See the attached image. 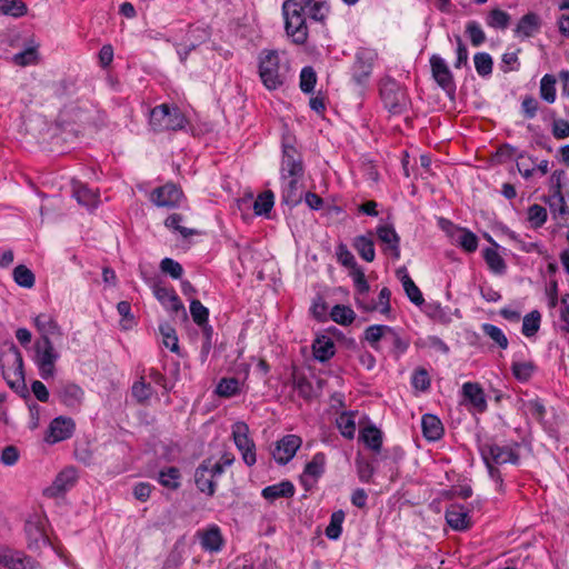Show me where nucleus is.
<instances>
[{"mask_svg": "<svg viewBox=\"0 0 569 569\" xmlns=\"http://www.w3.org/2000/svg\"><path fill=\"white\" fill-rule=\"evenodd\" d=\"M233 461L234 457L230 453H224L219 461H213L211 458L204 459L194 472L197 488L208 496H213L217 480L224 472V468L231 466Z\"/></svg>", "mask_w": 569, "mask_h": 569, "instance_id": "f257e3e1", "label": "nucleus"}, {"mask_svg": "<svg viewBox=\"0 0 569 569\" xmlns=\"http://www.w3.org/2000/svg\"><path fill=\"white\" fill-rule=\"evenodd\" d=\"M305 9L297 0H286L282 3L286 33L297 44H303L308 39Z\"/></svg>", "mask_w": 569, "mask_h": 569, "instance_id": "f03ea898", "label": "nucleus"}, {"mask_svg": "<svg viewBox=\"0 0 569 569\" xmlns=\"http://www.w3.org/2000/svg\"><path fill=\"white\" fill-rule=\"evenodd\" d=\"M149 123L154 131H177L186 127L187 118L178 107L162 103L150 111Z\"/></svg>", "mask_w": 569, "mask_h": 569, "instance_id": "7ed1b4c3", "label": "nucleus"}, {"mask_svg": "<svg viewBox=\"0 0 569 569\" xmlns=\"http://www.w3.org/2000/svg\"><path fill=\"white\" fill-rule=\"evenodd\" d=\"M0 367L3 379L11 389L24 388L23 358L14 345L1 353Z\"/></svg>", "mask_w": 569, "mask_h": 569, "instance_id": "20e7f679", "label": "nucleus"}, {"mask_svg": "<svg viewBox=\"0 0 569 569\" xmlns=\"http://www.w3.org/2000/svg\"><path fill=\"white\" fill-rule=\"evenodd\" d=\"M259 76L268 90H276L286 82V72L281 70L277 51L262 53L259 61Z\"/></svg>", "mask_w": 569, "mask_h": 569, "instance_id": "39448f33", "label": "nucleus"}, {"mask_svg": "<svg viewBox=\"0 0 569 569\" xmlns=\"http://www.w3.org/2000/svg\"><path fill=\"white\" fill-rule=\"evenodd\" d=\"M33 348V361L39 370L40 377L44 380L53 378L56 373V362L60 358V355L54 349L51 339H38Z\"/></svg>", "mask_w": 569, "mask_h": 569, "instance_id": "423d86ee", "label": "nucleus"}, {"mask_svg": "<svg viewBox=\"0 0 569 569\" xmlns=\"http://www.w3.org/2000/svg\"><path fill=\"white\" fill-rule=\"evenodd\" d=\"M517 448V445L499 446L492 441L479 443V452L485 463L491 461L496 465H517L519 461Z\"/></svg>", "mask_w": 569, "mask_h": 569, "instance_id": "0eeeda50", "label": "nucleus"}, {"mask_svg": "<svg viewBox=\"0 0 569 569\" xmlns=\"http://www.w3.org/2000/svg\"><path fill=\"white\" fill-rule=\"evenodd\" d=\"M232 438L237 449L242 456L243 462L251 467L256 463V446L249 437V427L243 421H237L232 425Z\"/></svg>", "mask_w": 569, "mask_h": 569, "instance_id": "6e6552de", "label": "nucleus"}, {"mask_svg": "<svg viewBox=\"0 0 569 569\" xmlns=\"http://www.w3.org/2000/svg\"><path fill=\"white\" fill-rule=\"evenodd\" d=\"M305 166L301 153L290 143H282L280 180L290 177H303Z\"/></svg>", "mask_w": 569, "mask_h": 569, "instance_id": "1a4fd4ad", "label": "nucleus"}, {"mask_svg": "<svg viewBox=\"0 0 569 569\" xmlns=\"http://www.w3.org/2000/svg\"><path fill=\"white\" fill-rule=\"evenodd\" d=\"M183 198L182 190L174 183H166L156 188L150 194V201L157 207L176 208L179 207Z\"/></svg>", "mask_w": 569, "mask_h": 569, "instance_id": "9d476101", "label": "nucleus"}, {"mask_svg": "<svg viewBox=\"0 0 569 569\" xmlns=\"http://www.w3.org/2000/svg\"><path fill=\"white\" fill-rule=\"evenodd\" d=\"M74 429L76 423L72 418L59 416L50 422L44 440L51 445L67 440L72 437Z\"/></svg>", "mask_w": 569, "mask_h": 569, "instance_id": "9b49d317", "label": "nucleus"}, {"mask_svg": "<svg viewBox=\"0 0 569 569\" xmlns=\"http://www.w3.org/2000/svg\"><path fill=\"white\" fill-rule=\"evenodd\" d=\"M78 472L73 467L64 468L54 478L51 486L43 490V495L49 498H56L70 490L77 482Z\"/></svg>", "mask_w": 569, "mask_h": 569, "instance_id": "f8f14e48", "label": "nucleus"}, {"mask_svg": "<svg viewBox=\"0 0 569 569\" xmlns=\"http://www.w3.org/2000/svg\"><path fill=\"white\" fill-rule=\"evenodd\" d=\"M302 439L297 435H287L281 438L272 452L274 460L280 465H287L301 447Z\"/></svg>", "mask_w": 569, "mask_h": 569, "instance_id": "ddd939ff", "label": "nucleus"}, {"mask_svg": "<svg viewBox=\"0 0 569 569\" xmlns=\"http://www.w3.org/2000/svg\"><path fill=\"white\" fill-rule=\"evenodd\" d=\"M430 67L432 78L435 81L446 91L450 92L455 90L453 76L445 61L439 54H432L430 57Z\"/></svg>", "mask_w": 569, "mask_h": 569, "instance_id": "4468645a", "label": "nucleus"}, {"mask_svg": "<svg viewBox=\"0 0 569 569\" xmlns=\"http://www.w3.org/2000/svg\"><path fill=\"white\" fill-rule=\"evenodd\" d=\"M152 291L157 300L169 311L173 313L181 312L187 318V312L183 303L172 288L156 283L152 287Z\"/></svg>", "mask_w": 569, "mask_h": 569, "instance_id": "2eb2a0df", "label": "nucleus"}, {"mask_svg": "<svg viewBox=\"0 0 569 569\" xmlns=\"http://www.w3.org/2000/svg\"><path fill=\"white\" fill-rule=\"evenodd\" d=\"M0 565L8 569H41L34 559L23 552L13 550L0 552Z\"/></svg>", "mask_w": 569, "mask_h": 569, "instance_id": "dca6fc26", "label": "nucleus"}, {"mask_svg": "<svg viewBox=\"0 0 569 569\" xmlns=\"http://www.w3.org/2000/svg\"><path fill=\"white\" fill-rule=\"evenodd\" d=\"M448 228L447 233L450 237V240L453 244H457L461 247L467 252H473L478 248V238L477 236L465 229L457 226H453L452 223L447 221Z\"/></svg>", "mask_w": 569, "mask_h": 569, "instance_id": "f3484780", "label": "nucleus"}, {"mask_svg": "<svg viewBox=\"0 0 569 569\" xmlns=\"http://www.w3.org/2000/svg\"><path fill=\"white\" fill-rule=\"evenodd\" d=\"M375 53L370 50H360L356 54L352 67V78L358 84H362L372 72Z\"/></svg>", "mask_w": 569, "mask_h": 569, "instance_id": "a211bd4d", "label": "nucleus"}, {"mask_svg": "<svg viewBox=\"0 0 569 569\" xmlns=\"http://www.w3.org/2000/svg\"><path fill=\"white\" fill-rule=\"evenodd\" d=\"M58 399L61 403L70 409H78L82 405L84 391L73 382L62 385L57 391Z\"/></svg>", "mask_w": 569, "mask_h": 569, "instance_id": "6ab92c4d", "label": "nucleus"}, {"mask_svg": "<svg viewBox=\"0 0 569 569\" xmlns=\"http://www.w3.org/2000/svg\"><path fill=\"white\" fill-rule=\"evenodd\" d=\"M302 177H290L281 180L282 202L289 207L299 204L302 200L300 180Z\"/></svg>", "mask_w": 569, "mask_h": 569, "instance_id": "aec40b11", "label": "nucleus"}, {"mask_svg": "<svg viewBox=\"0 0 569 569\" xmlns=\"http://www.w3.org/2000/svg\"><path fill=\"white\" fill-rule=\"evenodd\" d=\"M446 520L455 530H466L470 527L469 510L458 503H452L446 511Z\"/></svg>", "mask_w": 569, "mask_h": 569, "instance_id": "412c9836", "label": "nucleus"}, {"mask_svg": "<svg viewBox=\"0 0 569 569\" xmlns=\"http://www.w3.org/2000/svg\"><path fill=\"white\" fill-rule=\"evenodd\" d=\"M541 21L538 14L527 13L518 22L515 29V36L520 39H528L536 36L540 31Z\"/></svg>", "mask_w": 569, "mask_h": 569, "instance_id": "4be33fe9", "label": "nucleus"}, {"mask_svg": "<svg viewBox=\"0 0 569 569\" xmlns=\"http://www.w3.org/2000/svg\"><path fill=\"white\" fill-rule=\"evenodd\" d=\"M463 398L471 405L473 409L482 412L487 408V400L482 388L475 382H465L462 385Z\"/></svg>", "mask_w": 569, "mask_h": 569, "instance_id": "5701e85b", "label": "nucleus"}, {"mask_svg": "<svg viewBox=\"0 0 569 569\" xmlns=\"http://www.w3.org/2000/svg\"><path fill=\"white\" fill-rule=\"evenodd\" d=\"M397 277L402 283V288L408 297V299L416 306L420 307L423 305L425 299L420 291V289L416 286L413 280L410 278V276L407 272V269L405 267L399 268L397 270Z\"/></svg>", "mask_w": 569, "mask_h": 569, "instance_id": "b1692460", "label": "nucleus"}, {"mask_svg": "<svg viewBox=\"0 0 569 569\" xmlns=\"http://www.w3.org/2000/svg\"><path fill=\"white\" fill-rule=\"evenodd\" d=\"M33 323L41 335L39 339H50L54 336H61L62 331L57 321L47 313H40L33 319Z\"/></svg>", "mask_w": 569, "mask_h": 569, "instance_id": "393cba45", "label": "nucleus"}, {"mask_svg": "<svg viewBox=\"0 0 569 569\" xmlns=\"http://www.w3.org/2000/svg\"><path fill=\"white\" fill-rule=\"evenodd\" d=\"M296 492L295 486L289 480L267 486L262 489L261 496L268 501H274L278 498H291Z\"/></svg>", "mask_w": 569, "mask_h": 569, "instance_id": "a878e982", "label": "nucleus"}, {"mask_svg": "<svg viewBox=\"0 0 569 569\" xmlns=\"http://www.w3.org/2000/svg\"><path fill=\"white\" fill-rule=\"evenodd\" d=\"M423 437L429 441H437L443 435V426L440 419L431 413H426L421 419Z\"/></svg>", "mask_w": 569, "mask_h": 569, "instance_id": "bb28decb", "label": "nucleus"}, {"mask_svg": "<svg viewBox=\"0 0 569 569\" xmlns=\"http://www.w3.org/2000/svg\"><path fill=\"white\" fill-rule=\"evenodd\" d=\"M335 351V343L328 336L322 335L317 337L312 343L313 357L320 362H326L332 358Z\"/></svg>", "mask_w": 569, "mask_h": 569, "instance_id": "cd10ccee", "label": "nucleus"}, {"mask_svg": "<svg viewBox=\"0 0 569 569\" xmlns=\"http://www.w3.org/2000/svg\"><path fill=\"white\" fill-rule=\"evenodd\" d=\"M326 461V455L323 452H317L306 465L303 476L301 477V482L306 488L308 486L307 477H311L313 480H317L323 475Z\"/></svg>", "mask_w": 569, "mask_h": 569, "instance_id": "c85d7f7f", "label": "nucleus"}, {"mask_svg": "<svg viewBox=\"0 0 569 569\" xmlns=\"http://www.w3.org/2000/svg\"><path fill=\"white\" fill-rule=\"evenodd\" d=\"M353 247L363 260L372 261L375 259L373 232L358 236L353 241Z\"/></svg>", "mask_w": 569, "mask_h": 569, "instance_id": "c756f323", "label": "nucleus"}, {"mask_svg": "<svg viewBox=\"0 0 569 569\" xmlns=\"http://www.w3.org/2000/svg\"><path fill=\"white\" fill-rule=\"evenodd\" d=\"M308 10L309 17L315 21L323 22L330 11L327 0H300Z\"/></svg>", "mask_w": 569, "mask_h": 569, "instance_id": "7c9ffc66", "label": "nucleus"}, {"mask_svg": "<svg viewBox=\"0 0 569 569\" xmlns=\"http://www.w3.org/2000/svg\"><path fill=\"white\" fill-rule=\"evenodd\" d=\"M356 416L355 411H345L340 413L336 419L337 428L340 433L347 439H353L356 433Z\"/></svg>", "mask_w": 569, "mask_h": 569, "instance_id": "2f4dec72", "label": "nucleus"}, {"mask_svg": "<svg viewBox=\"0 0 569 569\" xmlns=\"http://www.w3.org/2000/svg\"><path fill=\"white\" fill-rule=\"evenodd\" d=\"M211 37L210 29L202 26H190L186 42L189 43V50L197 49L200 44L207 42Z\"/></svg>", "mask_w": 569, "mask_h": 569, "instance_id": "473e14b6", "label": "nucleus"}, {"mask_svg": "<svg viewBox=\"0 0 569 569\" xmlns=\"http://www.w3.org/2000/svg\"><path fill=\"white\" fill-rule=\"evenodd\" d=\"M223 546V538L218 527H212L201 537V547L206 551L218 552Z\"/></svg>", "mask_w": 569, "mask_h": 569, "instance_id": "72a5a7b5", "label": "nucleus"}, {"mask_svg": "<svg viewBox=\"0 0 569 569\" xmlns=\"http://www.w3.org/2000/svg\"><path fill=\"white\" fill-rule=\"evenodd\" d=\"M359 439L372 451H380L382 446V433L378 428L369 426L361 429Z\"/></svg>", "mask_w": 569, "mask_h": 569, "instance_id": "f704fd0d", "label": "nucleus"}, {"mask_svg": "<svg viewBox=\"0 0 569 569\" xmlns=\"http://www.w3.org/2000/svg\"><path fill=\"white\" fill-rule=\"evenodd\" d=\"M73 197L79 204L87 208H96L99 202V196L84 184H76L73 188Z\"/></svg>", "mask_w": 569, "mask_h": 569, "instance_id": "c9c22d12", "label": "nucleus"}, {"mask_svg": "<svg viewBox=\"0 0 569 569\" xmlns=\"http://www.w3.org/2000/svg\"><path fill=\"white\" fill-rule=\"evenodd\" d=\"M181 473L177 467L163 468L159 471L158 481L161 486L176 490L180 487Z\"/></svg>", "mask_w": 569, "mask_h": 569, "instance_id": "e433bc0d", "label": "nucleus"}, {"mask_svg": "<svg viewBox=\"0 0 569 569\" xmlns=\"http://www.w3.org/2000/svg\"><path fill=\"white\" fill-rule=\"evenodd\" d=\"M27 13V6L21 0H0V16H10L13 18L22 17Z\"/></svg>", "mask_w": 569, "mask_h": 569, "instance_id": "4c0bfd02", "label": "nucleus"}, {"mask_svg": "<svg viewBox=\"0 0 569 569\" xmlns=\"http://www.w3.org/2000/svg\"><path fill=\"white\" fill-rule=\"evenodd\" d=\"M541 323V313L538 310H533L530 313L526 315L522 320L521 332L525 337L535 336Z\"/></svg>", "mask_w": 569, "mask_h": 569, "instance_id": "58836bf2", "label": "nucleus"}, {"mask_svg": "<svg viewBox=\"0 0 569 569\" xmlns=\"http://www.w3.org/2000/svg\"><path fill=\"white\" fill-rule=\"evenodd\" d=\"M153 388L150 383L144 381V378L141 377L138 381L132 385L131 393L132 397L139 402L144 403L153 396Z\"/></svg>", "mask_w": 569, "mask_h": 569, "instance_id": "ea45409f", "label": "nucleus"}, {"mask_svg": "<svg viewBox=\"0 0 569 569\" xmlns=\"http://www.w3.org/2000/svg\"><path fill=\"white\" fill-rule=\"evenodd\" d=\"M511 370L517 380L526 382L535 373L536 366L532 361H513Z\"/></svg>", "mask_w": 569, "mask_h": 569, "instance_id": "a19ab883", "label": "nucleus"}, {"mask_svg": "<svg viewBox=\"0 0 569 569\" xmlns=\"http://www.w3.org/2000/svg\"><path fill=\"white\" fill-rule=\"evenodd\" d=\"M556 78L552 74H545L540 80V97L548 103L556 100Z\"/></svg>", "mask_w": 569, "mask_h": 569, "instance_id": "79ce46f5", "label": "nucleus"}, {"mask_svg": "<svg viewBox=\"0 0 569 569\" xmlns=\"http://www.w3.org/2000/svg\"><path fill=\"white\" fill-rule=\"evenodd\" d=\"M331 319L339 325H350L355 320V311L347 306L336 305L330 312Z\"/></svg>", "mask_w": 569, "mask_h": 569, "instance_id": "37998d69", "label": "nucleus"}, {"mask_svg": "<svg viewBox=\"0 0 569 569\" xmlns=\"http://www.w3.org/2000/svg\"><path fill=\"white\" fill-rule=\"evenodd\" d=\"M274 203V197L271 191H264L253 201V211L257 216L268 214Z\"/></svg>", "mask_w": 569, "mask_h": 569, "instance_id": "c03bdc74", "label": "nucleus"}, {"mask_svg": "<svg viewBox=\"0 0 569 569\" xmlns=\"http://www.w3.org/2000/svg\"><path fill=\"white\" fill-rule=\"evenodd\" d=\"M216 392L220 397L230 398L240 392V383L237 378H222L217 385Z\"/></svg>", "mask_w": 569, "mask_h": 569, "instance_id": "a18cd8bd", "label": "nucleus"}, {"mask_svg": "<svg viewBox=\"0 0 569 569\" xmlns=\"http://www.w3.org/2000/svg\"><path fill=\"white\" fill-rule=\"evenodd\" d=\"M345 520L343 511L339 510L331 515L330 522L326 528V536L330 540H337L342 532V522Z\"/></svg>", "mask_w": 569, "mask_h": 569, "instance_id": "49530a36", "label": "nucleus"}, {"mask_svg": "<svg viewBox=\"0 0 569 569\" xmlns=\"http://www.w3.org/2000/svg\"><path fill=\"white\" fill-rule=\"evenodd\" d=\"M475 68L480 77H488L492 73L493 61L489 53L478 52L473 57Z\"/></svg>", "mask_w": 569, "mask_h": 569, "instance_id": "de8ad7c7", "label": "nucleus"}, {"mask_svg": "<svg viewBox=\"0 0 569 569\" xmlns=\"http://www.w3.org/2000/svg\"><path fill=\"white\" fill-rule=\"evenodd\" d=\"M159 330L166 348L174 353H179V340L176 330L168 323L160 325Z\"/></svg>", "mask_w": 569, "mask_h": 569, "instance_id": "09e8293b", "label": "nucleus"}, {"mask_svg": "<svg viewBox=\"0 0 569 569\" xmlns=\"http://www.w3.org/2000/svg\"><path fill=\"white\" fill-rule=\"evenodd\" d=\"M485 260L492 272L498 273V274H501L505 272V270H506L505 260L497 250L486 249Z\"/></svg>", "mask_w": 569, "mask_h": 569, "instance_id": "8fccbe9b", "label": "nucleus"}, {"mask_svg": "<svg viewBox=\"0 0 569 569\" xmlns=\"http://www.w3.org/2000/svg\"><path fill=\"white\" fill-rule=\"evenodd\" d=\"M481 329L482 332L495 341L501 349L508 348V339L500 328L491 323H483Z\"/></svg>", "mask_w": 569, "mask_h": 569, "instance_id": "3c124183", "label": "nucleus"}, {"mask_svg": "<svg viewBox=\"0 0 569 569\" xmlns=\"http://www.w3.org/2000/svg\"><path fill=\"white\" fill-rule=\"evenodd\" d=\"M13 279L20 287L31 288L34 284V274L23 264H19L13 270Z\"/></svg>", "mask_w": 569, "mask_h": 569, "instance_id": "603ef678", "label": "nucleus"}, {"mask_svg": "<svg viewBox=\"0 0 569 569\" xmlns=\"http://www.w3.org/2000/svg\"><path fill=\"white\" fill-rule=\"evenodd\" d=\"M38 60L37 47L31 46L26 48L23 51L13 54L12 61L14 64L26 67L34 64Z\"/></svg>", "mask_w": 569, "mask_h": 569, "instance_id": "864d4df0", "label": "nucleus"}, {"mask_svg": "<svg viewBox=\"0 0 569 569\" xmlns=\"http://www.w3.org/2000/svg\"><path fill=\"white\" fill-rule=\"evenodd\" d=\"M317 83V74L312 67H305L300 72V89L305 93H311Z\"/></svg>", "mask_w": 569, "mask_h": 569, "instance_id": "5fc2aeb1", "label": "nucleus"}, {"mask_svg": "<svg viewBox=\"0 0 569 569\" xmlns=\"http://www.w3.org/2000/svg\"><path fill=\"white\" fill-rule=\"evenodd\" d=\"M509 23L510 16L506 11L499 9L492 10L487 18V24L495 29H506Z\"/></svg>", "mask_w": 569, "mask_h": 569, "instance_id": "6e6d98bb", "label": "nucleus"}, {"mask_svg": "<svg viewBox=\"0 0 569 569\" xmlns=\"http://www.w3.org/2000/svg\"><path fill=\"white\" fill-rule=\"evenodd\" d=\"M547 217V210L540 204H532L528 208V220L533 228L543 226Z\"/></svg>", "mask_w": 569, "mask_h": 569, "instance_id": "4d7b16f0", "label": "nucleus"}, {"mask_svg": "<svg viewBox=\"0 0 569 569\" xmlns=\"http://www.w3.org/2000/svg\"><path fill=\"white\" fill-rule=\"evenodd\" d=\"M190 313H191L192 320L198 326H202L206 322H208L209 310L197 299H193L190 301Z\"/></svg>", "mask_w": 569, "mask_h": 569, "instance_id": "13d9d810", "label": "nucleus"}, {"mask_svg": "<svg viewBox=\"0 0 569 569\" xmlns=\"http://www.w3.org/2000/svg\"><path fill=\"white\" fill-rule=\"evenodd\" d=\"M183 218L181 214L179 213H172L170 214L166 221H164V226L169 229H172V230H176L178 232H180V234L184 238L189 237V236H192V234H196L197 231L193 230V229H188V228H184L181 226V222H182Z\"/></svg>", "mask_w": 569, "mask_h": 569, "instance_id": "bf43d9fd", "label": "nucleus"}, {"mask_svg": "<svg viewBox=\"0 0 569 569\" xmlns=\"http://www.w3.org/2000/svg\"><path fill=\"white\" fill-rule=\"evenodd\" d=\"M466 32L473 47H479L486 41V34L481 26L476 21H470L467 23Z\"/></svg>", "mask_w": 569, "mask_h": 569, "instance_id": "052dcab7", "label": "nucleus"}, {"mask_svg": "<svg viewBox=\"0 0 569 569\" xmlns=\"http://www.w3.org/2000/svg\"><path fill=\"white\" fill-rule=\"evenodd\" d=\"M160 268L162 272L170 274L173 279H180L183 273L182 266L171 258L162 259Z\"/></svg>", "mask_w": 569, "mask_h": 569, "instance_id": "680f3d73", "label": "nucleus"}, {"mask_svg": "<svg viewBox=\"0 0 569 569\" xmlns=\"http://www.w3.org/2000/svg\"><path fill=\"white\" fill-rule=\"evenodd\" d=\"M293 386L302 398L310 399L312 397V383L305 376H295Z\"/></svg>", "mask_w": 569, "mask_h": 569, "instance_id": "e2e57ef3", "label": "nucleus"}, {"mask_svg": "<svg viewBox=\"0 0 569 569\" xmlns=\"http://www.w3.org/2000/svg\"><path fill=\"white\" fill-rule=\"evenodd\" d=\"M411 383L416 390L426 391L430 386L429 375L425 369H418L411 377Z\"/></svg>", "mask_w": 569, "mask_h": 569, "instance_id": "0e129e2a", "label": "nucleus"}, {"mask_svg": "<svg viewBox=\"0 0 569 569\" xmlns=\"http://www.w3.org/2000/svg\"><path fill=\"white\" fill-rule=\"evenodd\" d=\"M117 310L122 317V328L130 329L133 325V315L131 312V305L128 301H120L117 305Z\"/></svg>", "mask_w": 569, "mask_h": 569, "instance_id": "69168bd1", "label": "nucleus"}, {"mask_svg": "<svg viewBox=\"0 0 569 569\" xmlns=\"http://www.w3.org/2000/svg\"><path fill=\"white\" fill-rule=\"evenodd\" d=\"M337 257H338V261L342 266L351 268L352 270L359 269L357 267L355 256L348 250V248L345 244H340L338 247Z\"/></svg>", "mask_w": 569, "mask_h": 569, "instance_id": "338daca9", "label": "nucleus"}, {"mask_svg": "<svg viewBox=\"0 0 569 569\" xmlns=\"http://www.w3.org/2000/svg\"><path fill=\"white\" fill-rule=\"evenodd\" d=\"M389 330L387 326L373 325L366 329L365 338L371 345L375 346L383 336L385 331Z\"/></svg>", "mask_w": 569, "mask_h": 569, "instance_id": "774afa93", "label": "nucleus"}]
</instances>
